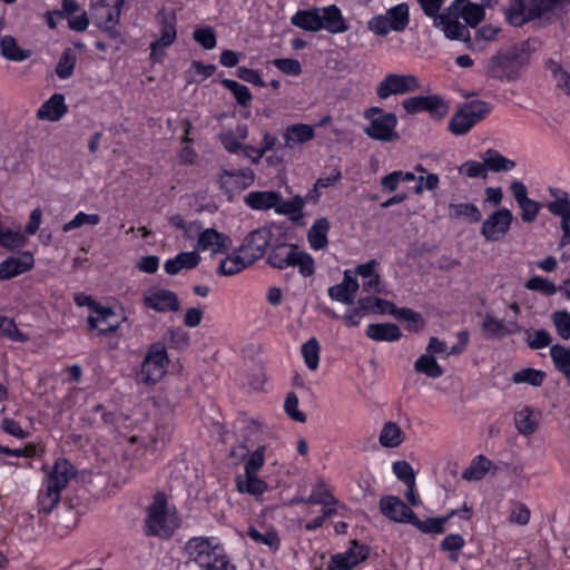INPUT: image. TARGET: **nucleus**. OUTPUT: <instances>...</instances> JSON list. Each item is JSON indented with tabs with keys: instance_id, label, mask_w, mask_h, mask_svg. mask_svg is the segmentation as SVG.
I'll return each instance as SVG.
<instances>
[{
	"instance_id": "nucleus-1",
	"label": "nucleus",
	"mask_w": 570,
	"mask_h": 570,
	"mask_svg": "<svg viewBox=\"0 0 570 570\" xmlns=\"http://www.w3.org/2000/svg\"><path fill=\"white\" fill-rule=\"evenodd\" d=\"M533 51L529 40L501 49L488 60L485 75L500 81H514L529 66Z\"/></svg>"
},
{
	"instance_id": "nucleus-2",
	"label": "nucleus",
	"mask_w": 570,
	"mask_h": 570,
	"mask_svg": "<svg viewBox=\"0 0 570 570\" xmlns=\"http://www.w3.org/2000/svg\"><path fill=\"white\" fill-rule=\"evenodd\" d=\"M76 475L73 465L66 459L56 461L52 471L46 476L38 495V512L45 515L60 502L61 491L68 485L71 478Z\"/></svg>"
},
{
	"instance_id": "nucleus-3",
	"label": "nucleus",
	"mask_w": 570,
	"mask_h": 570,
	"mask_svg": "<svg viewBox=\"0 0 570 570\" xmlns=\"http://www.w3.org/2000/svg\"><path fill=\"white\" fill-rule=\"evenodd\" d=\"M186 552L189 559L206 570H235L229 562L224 548L213 544L208 538H191L186 543Z\"/></svg>"
},
{
	"instance_id": "nucleus-4",
	"label": "nucleus",
	"mask_w": 570,
	"mask_h": 570,
	"mask_svg": "<svg viewBox=\"0 0 570 570\" xmlns=\"http://www.w3.org/2000/svg\"><path fill=\"white\" fill-rule=\"evenodd\" d=\"M267 263L273 268L285 269L287 267H298L303 277H309L315 273V262L313 257L292 244H278L274 246L268 255Z\"/></svg>"
},
{
	"instance_id": "nucleus-5",
	"label": "nucleus",
	"mask_w": 570,
	"mask_h": 570,
	"mask_svg": "<svg viewBox=\"0 0 570 570\" xmlns=\"http://www.w3.org/2000/svg\"><path fill=\"white\" fill-rule=\"evenodd\" d=\"M564 3H570V0H512L507 18L512 26L521 27L528 21L542 18Z\"/></svg>"
},
{
	"instance_id": "nucleus-6",
	"label": "nucleus",
	"mask_w": 570,
	"mask_h": 570,
	"mask_svg": "<svg viewBox=\"0 0 570 570\" xmlns=\"http://www.w3.org/2000/svg\"><path fill=\"white\" fill-rule=\"evenodd\" d=\"M171 524L168 500L165 492H157L153 502L147 508L144 533L147 537L169 538L174 532Z\"/></svg>"
},
{
	"instance_id": "nucleus-7",
	"label": "nucleus",
	"mask_w": 570,
	"mask_h": 570,
	"mask_svg": "<svg viewBox=\"0 0 570 570\" xmlns=\"http://www.w3.org/2000/svg\"><path fill=\"white\" fill-rule=\"evenodd\" d=\"M491 105L483 100H473L462 105L449 121V130L456 136L468 134L473 126L491 112Z\"/></svg>"
},
{
	"instance_id": "nucleus-8",
	"label": "nucleus",
	"mask_w": 570,
	"mask_h": 570,
	"mask_svg": "<svg viewBox=\"0 0 570 570\" xmlns=\"http://www.w3.org/2000/svg\"><path fill=\"white\" fill-rule=\"evenodd\" d=\"M168 355L164 343L151 344L141 364L140 380L145 384H155L163 379L168 366Z\"/></svg>"
},
{
	"instance_id": "nucleus-9",
	"label": "nucleus",
	"mask_w": 570,
	"mask_h": 570,
	"mask_svg": "<svg viewBox=\"0 0 570 570\" xmlns=\"http://www.w3.org/2000/svg\"><path fill=\"white\" fill-rule=\"evenodd\" d=\"M273 237L272 229L268 227H259L252 230L244 238L242 245L238 248V253L244 254L249 263H254L262 258Z\"/></svg>"
},
{
	"instance_id": "nucleus-10",
	"label": "nucleus",
	"mask_w": 570,
	"mask_h": 570,
	"mask_svg": "<svg viewBox=\"0 0 570 570\" xmlns=\"http://www.w3.org/2000/svg\"><path fill=\"white\" fill-rule=\"evenodd\" d=\"M419 88L420 82L415 76L390 73L379 83L376 94L381 99H386L391 95H404Z\"/></svg>"
},
{
	"instance_id": "nucleus-11",
	"label": "nucleus",
	"mask_w": 570,
	"mask_h": 570,
	"mask_svg": "<svg viewBox=\"0 0 570 570\" xmlns=\"http://www.w3.org/2000/svg\"><path fill=\"white\" fill-rule=\"evenodd\" d=\"M512 219L513 215L510 209L500 208L483 222L481 235L489 242H499L509 232Z\"/></svg>"
},
{
	"instance_id": "nucleus-12",
	"label": "nucleus",
	"mask_w": 570,
	"mask_h": 570,
	"mask_svg": "<svg viewBox=\"0 0 570 570\" xmlns=\"http://www.w3.org/2000/svg\"><path fill=\"white\" fill-rule=\"evenodd\" d=\"M402 107L410 115L428 111L438 119H442L448 114V105L440 96L435 95L410 97L403 100Z\"/></svg>"
},
{
	"instance_id": "nucleus-13",
	"label": "nucleus",
	"mask_w": 570,
	"mask_h": 570,
	"mask_svg": "<svg viewBox=\"0 0 570 570\" xmlns=\"http://www.w3.org/2000/svg\"><path fill=\"white\" fill-rule=\"evenodd\" d=\"M396 125V116L392 112H387L373 118L370 125L364 129V132L374 140L384 142L395 141L400 138L395 130Z\"/></svg>"
},
{
	"instance_id": "nucleus-14",
	"label": "nucleus",
	"mask_w": 570,
	"mask_h": 570,
	"mask_svg": "<svg viewBox=\"0 0 570 570\" xmlns=\"http://www.w3.org/2000/svg\"><path fill=\"white\" fill-rule=\"evenodd\" d=\"M142 303L159 313L177 312L180 307L178 296L169 289L150 288L144 295Z\"/></svg>"
},
{
	"instance_id": "nucleus-15",
	"label": "nucleus",
	"mask_w": 570,
	"mask_h": 570,
	"mask_svg": "<svg viewBox=\"0 0 570 570\" xmlns=\"http://www.w3.org/2000/svg\"><path fill=\"white\" fill-rule=\"evenodd\" d=\"M380 512L391 521L409 523L413 510L399 497L383 495L379 502Z\"/></svg>"
},
{
	"instance_id": "nucleus-16",
	"label": "nucleus",
	"mask_w": 570,
	"mask_h": 570,
	"mask_svg": "<svg viewBox=\"0 0 570 570\" xmlns=\"http://www.w3.org/2000/svg\"><path fill=\"white\" fill-rule=\"evenodd\" d=\"M433 26L443 31L444 36L450 40H461L470 47L471 36L469 29L462 24L455 17H449V13H441L435 17Z\"/></svg>"
},
{
	"instance_id": "nucleus-17",
	"label": "nucleus",
	"mask_w": 570,
	"mask_h": 570,
	"mask_svg": "<svg viewBox=\"0 0 570 570\" xmlns=\"http://www.w3.org/2000/svg\"><path fill=\"white\" fill-rule=\"evenodd\" d=\"M157 18L161 24L160 37L150 43L151 55H155L158 48L169 47L177 37L176 16L174 12L161 10L158 12Z\"/></svg>"
},
{
	"instance_id": "nucleus-18",
	"label": "nucleus",
	"mask_w": 570,
	"mask_h": 570,
	"mask_svg": "<svg viewBox=\"0 0 570 570\" xmlns=\"http://www.w3.org/2000/svg\"><path fill=\"white\" fill-rule=\"evenodd\" d=\"M33 255L23 252L18 256H11L0 263V279H11L33 267Z\"/></svg>"
},
{
	"instance_id": "nucleus-19",
	"label": "nucleus",
	"mask_w": 570,
	"mask_h": 570,
	"mask_svg": "<svg viewBox=\"0 0 570 570\" xmlns=\"http://www.w3.org/2000/svg\"><path fill=\"white\" fill-rule=\"evenodd\" d=\"M89 330H98L99 334L106 335L118 330L120 326L119 317L110 307L100 306L95 315L87 320Z\"/></svg>"
},
{
	"instance_id": "nucleus-20",
	"label": "nucleus",
	"mask_w": 570,
	"mask_h": 570,
	"mask_svg": "<svg viewBox=\"0 0 570 570\" xmlns=\"http://www.w3.org/2000/svg\"><path fill=\"white\" fill-rule=\"evenodd\" d=\"M482 332L487 340H500L519 332V325L517 322L505 324L491 313H487L482 323Z\"/></svg>"
},
{
	"instance_id": "nucleus-21",
	"label": "nucleus",
	"mask_w": 570,
	"mask_h": 570,
	"mask_svg": "<svg viewBox=\"0 0 570 570\" xmlns=\"http://www.w3.org/2000/svg\"><path fill=\"white\" fill-rule=\"evenodd\" d=\"M320 17L322 24L321 30L325 29L327 32L333 35L343 33L348 30V24L346 23L341 9L335 4L320 8Z\"/></svg>"
},
{
	"instance_id": "nucleus-22",
	"label": "nucleus",
	"mask_w": 570,
	"mask_h": 570,
	"mask_svg": "<svg viewBox=\"0 0 570 570\" xmlns=\"http://www.w3.org/2000/svg\"><path fill=\"white\" fill-rule=\"evenodd\" d=\"M540 416L539 410L525 405L514 413V426L521 435H532L539 428Z\"/></svg>"
},
{
	"instance_id": "nucleus-23",
	"label": "nucleus",
	"mask_w": 570,
	"mask_h": 570,
	"mask_svg": "<svg viewBox=\"0 0 570 570\" xmlns=\"http://www.w3.org/2000/svg\"><path fill=\"white\" fill-rule=\"evenodd\" d=\"M68 111L65 97L61 94H53L37 110V117L41 120L58 121Z\"/></svg>"
},
{
	"instance_id": "nucleus-24",
	"label": "nucleus",
	"mask_w": 570,
	"mask_h": 570,
	"mask_svg": "<svg viewBox=\"0 0 570 570\" xmlns=\"http://www.w3.org/2000/svg\"><path fill=\"white\" fill-rule=\"evenodd\" d=\"M200 255L193 252H181L174 258H169L164 264V269L168 275H176L183 269H193L198 266Z\"/></svg>"
},
{
	"instance_id": "nucleus-25",
	"label": "nucleus",
	"mask_w": 570,
	"mask_h": 570,
	"mask_svg": "<svg viewBox=\"0 0 570 570\" xmlns=\"http://www.w3.org/2000/svg\"><path fill=\"white\" fill-rule=\"evenodd\" d=\"M358 287L356 278L345 272L343 282L328 288V296L340 303L351 304Z\"/></svg>"
},
{
	"instance_id": "nucleus-26",
	"label": "nucleus",
	"mask_w": 570,
	"mask_h": 570,
	"mask_svg": "<svg viewBox=\"0 0 570 570\" xmlns=\"http://www.w3.org/2000/svg\"><path fill=\"white\" fill-rule=\"evenodd\" d=\"M245 204L254 210H267L281 202V194L272 190L250 191L244 198Z\"/></svg>"
},
{
	"instance_id": "nucleus-27",
	"label": "nucleus",
	"mask_w": 570,
	"mask_h": 570,
	"mask_svg": "<svg viewBox=\"0 0 570 570\" xmlns=\"http://www.w3.org/2000/svg\"><path fill=\"white\" fill-rule=\"evenodd\" d=\"M198 237V248L202 250H207L213 248L215 252H222L228 248L230 239L228 236L218 233L214 228H207L205 230H199Z\"/></svg>"
},
{
	"instance_id": "nucleus-28",
	"label": "nucleus",
	"mask_w": 570,
	"mask_h": 570,
	"mask_svg": "<svg viewBox=\"0 0 570 570\" xmlns=\"http://www.w3.org/2000/svg\"><path fill=\"white\" fill-rule=\"evenodd\" d=\"M246 535L255 543L267 547L273 553H276L281 548V538L274 528H265L264 531H259L250 525L246 531Z\"/></svg>"
},
{
	"instance_id": "nucleus-29",
	"label": "nucleus",
	"mask_w": 570,
	"mask_h": 570,
	"mask_svg": "<svg viewBox=\"0 0 570 570\" xmlns=\"http://www.w3.org/2000/svg\"><path fill=\"white\" fill-rule=\"evenodd\" d=\"M0 53L4 59L14 62L24 61L32 56L31 50L20 48L17 39L10 35L0 38Z\"/></svg>"
},
{
	"instance_id": "nucleus-30",
	"label": "nucleus",
	"mask_w": 570,
	"mask_h": 570,
	"mask_svg": "<svg viewBox=\"0 0 570 570\" xmlns=\"http://www.w3.org/2000/svg\"><path fill=\"white\" fill-rule=\"evenodd\" d=\"M285 147L293 148L296 145H303L314 138V128L305 124L288 126L284 134Z\"/></svg>"
},
{
	"instance_id": "nucleus-31",
	"label": "nucleus",
	"mask_w": 570,
	"mask_h": 570,
	"mask_svg": "<svg viewBox=\"0 0 570 570\" xmlns=\"http://www.w3.org/2000/svg\"><path fill=\"white\" fill-rule=\"evenodd\" d=\"M366 335L377 342H395L402 336L401 330L393 323L370 324Z\"/></svg>"
},
{
	"instance_id": "nucleus-32",
	"label": "nucleus",
	"mask_w": 570,
	"mask_h": 570,
	"mask_svg": "<svg viewBox=\"0 0 570 570\" xmlns=\"http://www.w3.org/2000/svg\"><path fill=\"white\" fill-rule=\"evenodd\" d=\"M291 23L294 27L309 32H317L321 30L320 8L308 10H298L292 18Z\"/></svg>"
},
{
	"instance_id": "nucleus-33",
	"label": "nucleus",
	"mask_w": 570,
	"mask_h": 570,
	"mask_svg": "<svg viewBox=\"0 0 570 570\" xmlns=\"http://www.w3.org/2000/svg\"><path fill=\"white\" fill-rule=\"evenodd\" d=\"M330 228H331L330 222L325 217L318 218L313 223V225L311 226V228L307 232V239H308L309 246L313 249L320 250V249H324L327 246V244H328L327 233H328Z\"/></svg>"
},
{
	"instance_id": "nucleus-34",
	"label": "nucleus",
	"mask_w": 570,
	"mask_h": 570,
	"mask_svg": "<svg viewBox=\"0 0 570 570\" xmlns=\"http://www.w3.org/2000/svg\"><path fill=\"white\" fill-rule=\"evenodd\" d=\"M549 354L554 368L561 373L570 384V346L554 344L550 347Z\"/></svg>"
},
{
	"instance_id": "nucleus-35",
	"label": "nucleus",
	"mask_w": 570,
	"mask_h": 570,
	"mask_svg": "<svg viewBox=\"0 0 570 570\" xmlns=\"http://www.w3.org/2000/svg\"><path fill=\"white\" fill-rule=\"evenodd\" d=\"M450 520V515H442L439 518H428L420 520L413 512L409 523L426 534H441L445 531V524Z\"/></svg>"
},
{
	"instance_id": "nucleus-36",
	"label": "nucleus",
	"mask_w": 570,
	"mask_h": 570,
	"mask_svg": "<svg viewBox=\"0 0 570 570\" xmlns=\"http://www.w3.org/2000/svg\"><path fill=\"white\" fill-rule=\"evenodd\" d=\"M236 488L242 493H248L252 495L263 494L267 490L265 481L257 478L254 473L239 474L235 479Z\"/></svg>"
},
{
	"instance_id": "nucleus-37",
	"label": "nucleus",
	"mask_w": 570,
	"mask_h": 570,
	"mask_svg": "<svg viewBox=\"0 0 570 570\" xmlns=\"http://www.w3.org/2000/svg\"><path fill=\"white\" fill-rule=\"evenodd\" d=\"M449 217L451 219H465L469 223H479L482 215L479 208L472 203H451L449 205Z\"/></svg>"
},
{
	"instance_id": "nucleus-38",
	"label": "nucleus",
	"mask_w": 570,
	"mask_h": 570,
	"mask_svg": "<svg viewBox=\"0 0 570 570\" xmlns=\"http://www.w3.org/2000/svg\"><path fill=\"white\" fill-rule=\"evenodd\" d=\"M253 263L248 262V258L244 254H233L228 255L225 259H223L218 266V274L224 276L235 275Z\"/></svg>"
},
{
	"instance_id": "nucleus-39",
	"label": "nucleus",
	"mask_w": 570,
	"mask_h": 570,
	"mask_svg": "<svg viewBox=\"0 0 570 570\" xmlns=\"http://www.w3.org/2000/svg\"><path fill=\"white\" fill-rule=\"evenodd\" d=\"M385 14L389 17L394 31L401 32L405 30L410 23V10L405 2L392 7Z\"/></svg>"
},
{
	"instance_id": "nucleus-40",
	"label": "nucleus",
	"mask_w": 570,
	"mask_h": 570,
	"mask_svg": "<svg viewBox=\"0 0 570 570\" xmlns=\"http://www.w3.org/2000/svg\"><path fill=\"white\" fill-rule=\"evenodd\" d=\"M414 371L425 374L428 377L438 379L444 374V370L439 365L434 356L423 354L414 362Z\"/></svg>"
},
{
	"instance_id": "nucleus-41",
	"label": "nucleus",
	"mask_w": 570,
	"mask_h": 570,
	"mask_svg": "<svg viewBox=\"0 0 570 570\" xmlns=\"http://www.w3.org/2000/svg\"><path fill=\"white\" fill-rule=\"evenodd\" d=\"M358 304L362 305L363 309H366L367 313H387L390 315H394L396 312V306L394 303L389 302L386 299L380 297L366 296L358 299Z\"/></svg>"
},
{
	"instance_id": "nucleus-42",
	"label": "nucleus",
	"mask_w": 570,
	"mask_h": 570,
	"mask_svg": "<svg viewBox=\"0 0 570 570\" xmlns=\"http://www.w3.org/2000/svg\"><path fill=\"white\" fill-rule=\"evenodd\" d=\"M491 466V460L484 455H479L472 460L470 466L463 472L462 478L468 481H479L484 478Z\"/></svg>"
},
{
	"instance_id": "nucleus-43",
	"label": "nucleus",
	"mask_w": 570,
	"mask_h": 570,
	"mask_svg": "<svg viewBox=\"0 0 570 570\" xmlns=\"http://www.w3.org/2000/svg\"><path fill=\"white\" fill-rule=\"evenodd\" d=\"M403 432L394 422H386L380 433L379 441L384 448H396L403 442Z\"/></svg>"
},
{
	"instance_id": "nucleus-44",
	"label": "nucleus",
	"mask_w": 570,
	"mask_h": 570,
	"mask_svg": "<svg viewBox=\"0 0 570 570\" xmlns=\"http://www.w3.org/2000/svg\"><path fill=\"white\" fill-rule=\"evenodd\" d=\"M485 155V166L493 173L509 171L515 167V163L513 160L505 158L494 149L487 150Z\"/></svg>"
},
{
	"instance_id": "nucleus-45",
	"label": "nucleus",
	"mask_w": 570,
	"mask_h": 570,
	"mask_svg": "<svg viewBox=\"0 0 570 570\" xmlns=\"http://www.w3.org/2000/svg\"><path fill=\"white\" fill-rule=\"evenodd\" d=\"M396 320L406 322V328L411 332H419L425 326L424 318L419 312L412 308L401 307L396 308L393 315Z\"/></svg>"
},
{
	"instance_id": "nucleus-46",
	"label": "nucleus",
	"mask_w": 570,
	"mask_h": 570,
	"mask_svg": "<svg viewBox=\"0 0 570 570\" xmlns=\"http://www.w3.org/2000/svg\"><path fill=\"white\" fill-rule=\"evenodd\" d=\"M546 69L551 72V76L557 81V87L570 96V73L562 68V66L554 59L546 61Z\"/></svg>"
},
{
	"instance_id": "nucleus-47",
	"label": "nucleus",
	"mask_w": 570,
	"mask_h": 570,
	"mask_svg": "<svg viewBox=\"0 0 570 570\" xmlns=\"http://www.w3.org/2000/svg\"><path fill=\"white\" fill-rule=\"evenodd\" d=\"M222 85L233 94L234 98L236 99L239 106H250L253 96L248 87L232 79H223Z\"/></svg>"
},
{
	"instance_id": "nucleus-48",
	"label": "nucleus",
	"mask_w": 570,
	"mask_h": 570,
	"mask_svg": "<svg viewBox=\"0 0 570 570\" xmlns=\"http://www.w3.org/2000/svg\"><path fill=\"white\" fill-rule=\"evenodd\" d=\"M546 376L547 374L543 371L527 367L515 372L512 376V382L515 384L525 383L537 387L542 385Z\"/></svg>"
},
{
	"instance_id": "nucleus-49",
	"label": "nucleus",
	"mask_w": 570,
	"mask_h": 570,
	"mask_svg": "<svg viewBox=\"0 0 570 570\" xmlns=\"http://www.w3.org/2000/svg\"><path fill=\"white\" fill-rule=\"evenodd\" d=\"M77 57L72 49L67 48L62 51L61 57L56 66V73L60 79H67L73 73Z\"/></svg>"
},
{
	"instance_id": "nucleus-50",
	"label": "nucleus",
	"mask_w": 570,
	"mask_h": 570,
	"mask_svg": "<svg viewBox=\"0 0 570 570\" xmlns=\"http://www.w3.org/2000/svg\"><path fill=\"white\" fill-rule=\"evenodd\" d=\"M320 343L315 337L309 338L302 345V355L309 370L315 371L320 363Z\"/></svg>"
},
{
	"instance_id": "nucleus-51",
	"label": "nucleus",
	"mask_w": 570,
	"mask_h": 570,
	"mask_svg": "<svg viewBox=\"0 0 570 570\" xmlns=\"http://www.w3.org/2000/svg\"><path fill=\"white\" fill-rule=\"evenodd\" d=\"M0 336L11 340L13 342H27L28 335L22 333L13 322V320L6 316H0Z\"/></svg>"
},
{
	"instance_id": "nucleus-52",
	"label": "nucleus",
	"mask_w": 570,
	"mask_h": 570,
	"mask_svg": "<svg viewBox=\"0 0 570 570\" xmlns=\"http://www.w3.org/2000/svg\"><path fill=\"white\" fill-rule=\"evenodd\" d=\"M527 344L531 350H540L552 346V335L547 330H527Z\"/></svg>"
},
{
	"instance_id": "nucleus-53",
	"label": "nucleus",
	"mask_w": 570,
	"mask_h": 570,
	"mask_svg": "<svg viewBox=\"0 0 570 570\" xmlns=\"http://www.w3.org/2000/svg\"><path fill=\"white\" fill-rule=\"evenodd\" d=\"M465 540L461 534L451 533L448 534L440 543V549L442 551H449L450 560L452 562H458L459 560V551L464 547Z\"/></svg>"
},
{
	"instance_id": "nucleus-54",
	"label": "nucleus",
	"mask_w": 570,
	"mask_h": 570,
	"mask_svg": "<svg viewBox=\"0 0 570 570\" xmlns=\"http://www.w3.org/2000/svg\"><path fill=\"white\" fill-rule=\"evenodd\" d=\"M551 321L557 334L562 340L570 338V313L566 309L554 311L551 314Z\"/></svg>"
},
{
	"instance_id": "nucleus-55",
	"label": "nucleus",
	"mask_w": 570,
	"mask_h": 570,
	"mask_svg": "<svg viewBox=\"0 0 570 570\" xmlns=\"http://www.w3.org/2000/svg\"><path fill=\"white\" fill-rule=\"evenodd\" d=\"M484 7L472 2H466L462 8L461 17L465 23L472 28L478 26L484 19Z\"/></svg>"
},
{
	"instance_id": "nucleus-56",
	"label": "nucleus",
	"mask_w": 570,
	"mask_h": 570,
	"mask_svg": "<svg viewBox=\"0 0 570 570\" xmlns=\"http://www.w3.org/2000/svg\"><path fill=\"white\" fill-rule=\"evenodd\" d=\"M121 3L122 0L118 1L115 7H102L105 12L102 13L104 20L101 26L111 37L117 35L115 27L119 21Z\"/></svg>"
},
{
	"instance_id": "nucleus-57",
	"label": "nucleus",
	"mask_w": 570,
	"mask_h": 570,
	"mask_svg": "<svg viewBox=\"0 0 570 570\" xmlns=\"http://www.w3.org/2000/svg\"><path fill=\"white\" fill-rule=\"evenodd\" d=\"M524 287L529 291L539 292L541 294H544L547 296H552L557 293L558 288L556 284L548 278L541 277V276H533L529 278Z\"/></svg>"
},
{
	"instance_id": "nucleus-58",
	"label": "nucleus",
	"mask_w": 570,
	"mask_h": 570,
	"mask_svg": "<svg viewBox=\"0 0 570 570\" xmlns=\"http://www.w3.org/2000/svg\"><path fill=\"white\" fill-rule=\"evenodd\" d=\"M305 205V199L301 196H295L289 200H283L281 197V202L275 207V212L281 215H291L292 219H295L294 215L299 214Z\"/></svg>"
},
{
	"instance_id": "nucleus-59",
	"label": "nucleus",
	"mask_w": 570,
	"mask_h": 570,
	"mask_svg": "<svg viewBox=\"0 0 570 570\" xmlns=\"http://www.w3.org/2000/svg\"><path fill=\"white\" fill-rule=\"evenodd\" d=\"M370 553V549L367 546L357 544V542H353L352 547L345 551L343 557L346 559L351 568L356 567L361 562L367 559Z\"/></svg>"
},
{
	"instance_id": "nucleus-60",
	"label": "nucleus",
	"mask_w": 570,
	"mask_h": 570,
	"mask_svg": "<svg viewBox=\"0 0 570 570\" xmlns=\"http://www.w3.org/2000/svg\"><path fill=\"white\" fill-rule=\"evenodd\" d=\"M193 38L206 50L214 49L217 43L216 33L210 27H202L195 29L193 32Z\"/></svg>"
},
{
	"instance_id": "nucleus-61",
	"label": "nucleus",
	"mask_w": 570,
	"mask_h": 570,
	"mask_svg": "<svg viewBox=\"0 0 570 570\" xmlns=\"http://www.w3.org/2000/svg\"><path fill=\"white\" fill-rule=\"evenodd\" d=\"M100 222V216L98 214H86L83 212H79L70 222L66 223L62 226L63 232H70L75 228H79L82 225H97Z\"/></svg>"
},
{
	"instance_id": "nucleus-62",
	"label": "nucleus",
	"mask_w": 570,
	"mask_h": 570,
	"mask_svg": "<svg viewBox=\"0 0 570 570\" xmlns=\"http://www.w3.org/2000/svg\"><path fill=\"white\" fill-rule=\"evenodd\" d=\"M298 502L309 503V504H332L335 503V499L332 493L324 489L323 485H318L314 489L308 498H302L297 500Z\"/></svg>"
},
{
	"instance_id": "nucleus-63",
	"label": "nucleus",
	"mask_w": 570,
	"mask_h": 570,
	"mask_svg": "<svg viewBox=\"0 0 570 570\" xmlns=\"http://www.w3.org/2000/svg\"><path fill=\"white\" fill-rule=\"evenodd\" d=\"M286 414L296 422L304 423L306 414L298 410V397L294 392H289L284 402Z\"/></svg>"
},
{
	"instance_id": "nucleus-64",
	"label": "nucleus",
	"mask_w": 570,
	"mask_h": 570,
	"mask_svg": "<svg viewBox=\"0 0 570 570\" xmlns=\"http://www.w3.org/2000/svg\"><path fill=\"white\" fill-rule=\"evenodd\" d=\"M367 29L373 33L385 37L392 29V23L386 14H379L373 17L367 22Z\"/></svg>"
}]
</instances>
